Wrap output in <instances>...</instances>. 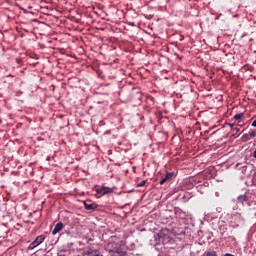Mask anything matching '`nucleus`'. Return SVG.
I'll return each instance as SVG.
<instances>
[{"label":"nucleus","mask_w":256,"mask_h":256,"mask_svg":"<svg viewBox=\"0 0 256 256\" xmlns=\"http://www.w3.org/2000/svg\"><path fill=\"white\" fill-rule=\"evenodd\" d=\"M43 241H45V236L40 235L36 237V239L28 246V249L33 250L35 247H39Z\"/></svg>","instance_id":"nucleus-1"},{"label":"nucleus","mask_w":256,"mask_h":256,"mask_svg":"<svg viewBox=\"0 0 256 256\" xmlns=\"http://www.w3.org/2000/svg\"><path fill=\"white\" fill-rule=\"evenodd\" d=\"M96 193L98 195H109V193H113V188L102 186L96 189Z\"/></svg>","instance_id":"nucleus-2"},{"label":"nucleus","mask_w":256,"mask_h":256,"mask_svg":"<svg viewBox=\"0 0 256 256\" xmlns=\"http://www.w3.org/2000/svg\"><path fill=\"white\" fill-rule=\"evenodd\" d=\"M175 175L174 172H167L165 174V176L159 181L160 185H165V183H167V181H171V179H173V176Z\"/></svg>","instance_id":"nucleus-3"},{"label":"nucleus","mask_w":256,"mask_h":256,"mask_svg":"<svg viewBox=\"0 0 256 256\" xmlns=\"http://www.w3.org/2000/svg\"><path fill=\"white\" fill-rule=\"evenodd\" d=\"M236 169L245 175L247 173V162L236 164Z\"/></svg>","instance_id":"nucleus-4"},{"label":"nucleus","mask_w":256,"mask_h":256,"mask_svg":"<svg viewBox=\"0 0 256 256\" xmlns=\"http://www.w3.org/2000/svg\"><path fill=\"white\" fill-rule=\"evenodd\" d=\"M84 207L86 211H95V209L98 207L96 203H89L84 201Z\"/></svg>","instance_id":"nucleus-5"},{"label":"nucleus","mask_w":256,"mask_h":256,"mask_svg":"<svg viewBox=\"0 0 256 256\" xmlns=\"http://www.w3.org/2000/svg\"><path fill=\"white\" fill-rule=\"evenodd\" d=\"M62 229H63V222H58L52 231V235H57V233H59Z\"/></svg>","instance_id":"nucleus-6"},{"label":"nucleus","mask_w":256,"mask_h":256,"mask_svg":"<svg viewBox=\"0 0 256 256\" xmlns=\"http://www.w3.org/2000/svg\"><path fill=\"white\" fill-rule=\"evenodd\" d=\"M238 203H245L246 201H249V198L247 197V195H240L238 196Z\"/></svg>","instance_id":"nucleus-7"},{"label":"nucleus","mask_w":256,"mask_h":256,"mask_svg":"<svg viewBox=\"0 0 256 256\" xmlns=\"http://www.w3.org/2000/svg\"><path fill=\"white\" fill-rule=\"evenodd\" d=\"M243 117H244V114H243V113H238V114H236V115L234 116V119H235L236 121H238V123H239V121H241V119H243Z\"/></svg>","instance_id":"nucleus-8"},{"label":"nucleus","mask_w":256,"mask_h":256,"mask_svg":"<svg viewBox=\"0 0 256 256\" xmlns=\"http://www.w3.org/2000/svg\"><path fill=\"white\" fill-rule=\"evenodd\" d=\"M239 131H241V129L238 127L232 128V136L235 137V135H237Z\"/></svg>","instance_id":"nucleus-9"},{"label":"nucleus","mask_w":256,"mask_h":256,"mask_svg":"<svg viewBox=\"0 0 256 256\" xmlns=\"http://www.w3.org/2000/svg\"><path fill=\"white\" fill-rule=\"evenodd\" d=\"M242 141H251V137L249 136V134H243Z\"/></svg>","instance_id":"nucleus-10"},{"label":"nucleus","mask_w":256,"mask_h":256,"mask_svg":"<svg viewBox=\"0 0 256 256\" xmlns=\"http://www.w3.org/2000/svg\"><path fill=\"white\" fill-rule=\"evenodd\" d=\"M158 237L160 239H163L165 237V235L163 234V230H161L159 233H158Z\"/></svg>","instance_id":"nucleus-11"},{"label":"nucleus","mask_w":256,"mask_h":256,"mask_svg":"<svg viewBox=\"0 0 256 256\" xmlns=\"http://www.w3.org/2000/svg\"><path fill=\"white\" fill-rule=\"evenodd\" d=\"M248 135L251 137H256V132L255 131H251L250 133H248Z\"/></svg>","instance_id":"nucleus-12"},{"label":"nucleus","mask_w":256,"mask_h":256,"mask_svg":"<svg viewBox=\"0 0 256 256\" xmlns=\"http://www.w3.org/2000/svg\"><path fill=\"white\" fill-rule=\"evenodd\" d=\"M145 185V180H142L140 183L137 184V187H143Z\"/></svg>","instance_id":"nucleus-13"},{"label":"nucleus","mask_w":256,"mask_h":256,"mask_svg":"<svg viewBox=\"0 0 256 256\" xmlns=\"http://www.w3.org/2000/svg\"><path fill=\"white\" fill-rule=\"evenodd\" d=\"M227 125H228V127H230L232 130L234 129V128H233V127H234V124L228 123Z\"/></svg>","instance_id":"nucleus-14"},{"label":"nucleus","mask_w":256,"mask_h":256,"mask_svg":"<svg viewBox=\"0 0 256 256\" xmlns=\"http://www.w3.org/2000/svg\"><path fill=\"white\" fill-rule=\"evenodd\" d=\"M253 157L256 159V149L254 150Z\"/></svg>","instance_id":"nucleus-15"}]
</instances>
